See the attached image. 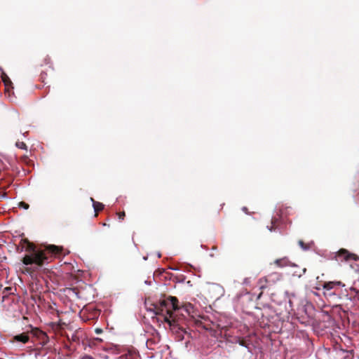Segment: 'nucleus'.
<instances>
[{
    "label": "nucleus",
    "instance_id": "f257e3e1",
    "mask_svg": "<svg viewBox=\"0 0 359 359\" xmlns=\"http://www.w3.org/2000/svg\"><path fill=\"white\" fill-rule=\"evenodd\" d=\"M177 303V297H169L152 304V308L150 310L156 315L161 316L163 320L168 323L170 327L184 330V319L179 317L178 313H176Z\"/></svg>",
    "mask_w": 359,
    "mask_h": 359
},
{
    "label": "nucleus",
    "instance_id": "f03ea898",
    "mask_svg": "<svg viewBox=\"0 0 359 359\" xmlns=\"http://www.w3.org/2000/svg\"><path fill=\"white\" fill-rule=\"evenodd\" d=\"M20 245L23 248L25 245L26 251L32 253L30 255H25L22 259V263L25 265L36 264L42 266L45 262L48 261L49 256H57L61 254L62 248L56 245H48L44 250H35V245L29 241L27 238H22L20 241Z\"/></svg>",
    "mask_w": 359,
    "mask_h": 359
},
{
    "label": "nucleus",
    "instance_id": "7ed1b4c3",
    "mask_svg": "<svg viewBox=\"0 0 359 359\" xmlns=\"http://www.w3.org/2000/svg\"><path fill=\"white\" fill-rule=\"evenodd\" d=\"M34 338L37 339L39 341V344L42 346H45L48 342V337L46 333L36 327H32L30 330H28L26 332L15 335L13 338V341L26 344L30 339H32V341L34 343Z\"/></svg>",
    "mask_w": 359,
    "mask_h": 359
},
{
    "label": "nucleus",
    "instance_id": "20e7f679",
    "mask_svg": "<svg viewBox=\"0 0 359 359\" xmlns=\"http://www.w3.org/2000/svg\"><path fill=\"white\" fill-rule=\"evenodd\" d=\"M65 336L73 346V348L75 349L76 345L80 344L81 339L84 336V332L81 329H78L70 333L67 332Z\"/></svg>",
    "mask_w": 359,
    "mask_h": 359
},
{
    "label": "nucleus",
    "instance_id": "39448f33",
    "mask_svg": "<svg viewBox=\"0 0 359 359\" xmlns=\"http://www.w3.org/2000/svg\"><path fill=\"white\" fill-rule=\"evenodd\" d=\"M337 257L339 258H341V260H349V259H358V256L354 254L350 253L346 249H341L337 252Z\"/></svg>",
    "mask_w": 359,
    "mask_h": 359
},
{
    "label": "nucleus",
    "instance_id": "423d86ee",
    "mask_svg": "<svg viewBox=\"0 0 359 359\" xmlns=\"http://www.w3.org/2000/svg\"><path fill=\"white\" fill-rule=\"evenodd\" d=\"M282 278V275L280 273L274 272L271 273L264 278H262L259 280L260 282L264 280L266 283H274L276 281L280 280Z\"/></svg>",
    "mask_w": 359,
    "mask_h": 359
},
{
    "label": "nucleus",
    "instance_id": "0eeeda50",
    "mask_svg": "<svg viewBox=\"0 0 359 359\" xmlns=\"http://www.w3.org/2000/svg\"><path fill=\"white\" fill-rule=\"evenodd\" d=\"M344 284L341 281H328L322 283V287L325 290H331L337 287H344Z\"/></svg>",
    "mask_w": 359,
    "mask_h": 359
},
{
    "label": "nucleus",
    "instance_id": "6e6552de",
    "mask_svg": "<svg viewBox=\"0 0 359 359\" xmlns=\"http://www.w3.org/2000/svg\"><path fill=\"white\" fill-rule=\"evenodd\" d=\"M181 311L182 316H184L183 312L186 313L187 315L190 316L192 313H194V306L190 303H186L182 305L180 307L177 306V311Z\"/></svg>",
    "mask_w": 359,
    "mask_h": 359
},
{
    "label": "nucleus",
    "instance_id": "1a4fd4ad",
    "mask_svg": "<svg viewBox=\"0 0 359 359\" xmlns=\"http://www.w3.org/2000/svg\"><path fill=\"white\" fill-rule=\"evenodd\" d=\"M93 202V208L95 212V216L97 215V212L101 211L104 208V205L102 203L95 201L93 198H90Z\"/></svg>",
    "mask_w": 359,
    "mask_h": 359
},
{
    "label": "nucleus",
    "instance_id": "9d476101",
    "mask_svg": "<svg viewBox=\"0 0 359 359\" xmlns=\"http://www.w3.org/2000/svg\"><path fill=\"white\" fill-rule=\"evenodd\" d=\"M275 264L280 267L285 266L288 264V260L286 258L278 259L275 261Z\"/></svg>",
    "mask_w": 359,
    "mask_h": 359
},
{
    "label": "nucleus",
    "instance_id": "9b49d317",
    "mask_svg": "<svg viewBox=\"0 0 359 359\" xmlns=\"http://www.w3.org/2000/svg\"><path fill=\"white\" fill-rule=\"evenodd\" d=\"M237 342L239 344V345L247 348L249 351H251L250 346V343L248 342L247 340H245L244 339L238 338L237 340Z\"/></svg>",
    "mask_w": 359,
    "mask_h": 359
},
{
    "label": "nucleus",
    "instance_id": "f8f14e48",
    "mask_svg": "<svg viewBox=\"0 0 359 359\" xmlns=\"http://www.w3.org/2000/svg\"><path fill=\"white\" fill-rule=\"evenodd\" d=\"M2 79H3V81L4 83L6 89L8 91L9 90V86L12 85L11 81L10 80V79L6 75L3 76Z\"/></svg>",
    "mask_w": 359,
    "mask_h": 359
},
{
    "label": "nucleus",
    "instance_id": "ddd939ff",
    "mask_svg": "<svg viewBox=\"0 0 359 359\" xmlns=\"http://www.w3.org/2000/svg\"><path fill=\"white\" fill-rule=\"evenodd\" d=\"M2 79H3V81L4 83L6 89L8 91L9 90V86L12 85L11 81L10 80V79L6 75L3 76Z\"/></svg>",
    "mask_w": 359,
    "mask_h": 359
},
{
    "label": "nucleus",
    "instance_id": "4468645a",
    "mask_svg": "<svg viewBox=\"0 0 359 359\" xmlns=\"http://www.w3.org/2000/svg\"><path fill=\"white\" fill-rule=\"evenodd\" d=\"M2 79H3V81L4 83L6 89L8 91L9 90V86L12 85L11 81L10 80V79L6 75L3 76Z\"/></svg>",
    "mask_w": 359,
    "mask_h": 359
},
{
    "label": "nucleus",
    "instance_id": "2eb2a0df",
    "mask_svg": "<svg viewBox=\"0 0 359 359\" xmlns=\"http://www.w3.org/2000/svg\"><path fill=\"white\" fill-rule=\"evenodd\" d=\"M299 246L304 250H309L310 248V245L309 243H305L303 241L299 240L298 242Z\"/></svg>",
    "mask_w": 359,
    "mask_h": 359
},
{
    "label": "nucleus",
    "instance_id": "dca6fc26",
    "mask_svg": "<svg viewBox=\"0 0 359 359\" xmlns=\"http://www.w3.org/2000/svg\"><path fill=\"white\" fill-rule=\"evenodd\" d=\"M15 145L19 149H25V150L27 149V147L26 144L23 142H17Z\"/></svg>",
    "mask_w": 359,
    "mask_h": 359
},
{
    "label": "nucleus",
    "instance_id": "f3484780",
    "mask_svg": "<svg viewBox=\"0 0 359 359\" xmlns=\"http://www.w3.org/2000/svg\"><path fill=\"white\" fill-rule=\"evenodd\" d=\"M277 222H278V219H276V218H273L271 219V226L270 227H269V229L270 231H272L276 229V224Z\"/></svg>",
    "mask_w": 359,
    "mask_h": 359
},
{
    "label": "nucleus",
    "instance_id": "a211bd4d",
    "mask_svg": "<svg viewBox=\"0 0 359 359\" xmlns=\"http://www.w3.org/2000/svg\"><path fill=\"white\" fill-rule=\"evenodd\" d=\"M18 205H19L20 208H24L25 210H27L29 208V204L25 203V202H24V201L20 202Z\"/></svg>",
    "mask_w": 359,
    "mask_h": 359
},
{
    "label": "nucleus",
    "instance_id": "6ab92c4d",
    "mask_svg": "<svg viewBox=\"0 0 359 359\" xmlns=\"http://www.w3.org/2000/svg\"><path fill=\"white\" fill-rule=\"evenodd\" d=\"M117 215L118 217V219L121 221V220L124 219V217L126 216V213H125L124 211H123V212H118Z\"/></svg>",
    "mask_w": 359,
    "mask_h": 359
},
{
    "label": "nucleus",
    "instance_id": "aec40b11",
    "mask_svg": "<svg viewBox=\"0 0 359 359\" xmlns=\"http://www.w3.org/2000/svg\"><path fill=\"white\" fill-rule=\"evenodd\" d=\"M34 351H35V352H36V353H35V356H36V358H38V356L41 355V351L40 349H34Z\"/></svg>",
    "mask_w": 359,
    "mask_h": 359
},
{
    "label": "nucleus",
    "instance_id": "412c9836",
    "mask_svg": "<svg viewBox=\"0 0 359 359\" xmlns=\"http://www.w3.org/2000/svg\"><path fill=\"white\" fill-rule=\"evenodd\" d=\"M95 332L96 334H100L102 333V330L101 328H96L95 330Z\"/></svg>",
    "mask_w": 359,
    "mask_h": 359
},
{
    "label": "nucleus",
    "instance_id": "4be33fe9",
    "mask_svg": "<svg viewBox=\"0 0 359 359\" xmlns=\"http://www.w3.org/2000/svg\"><path fill=\"white\" fill-rule=\"evenodd\" d=\"M22 158V161L23 162H25V163H27V161H28V158H27V156H22V158Z\"/></svg>",
    "mask_w": 359,
    "mask_h": 359
},
{
    "label": "nucleus",
    "instance_id": "5701e85b",
    "mask_svg": "<svg viewBox=\"0 0 359 359\" xmlns=\"http://www.w3.org/2000/svg\"><path fill=\"white\" fill-rule=\"evenodd\" d=\"M242 210H243V212H245V213L248 214V208L243 207Z\"/></svg>",
    "mask_w": 359,
    "mask_h": 359
},
{
    "label": "nucleus",
    "instance_id": "b1692460",
    "mask_svg": "<svg viewBox=\"0 0 359 359\" xmlns=\"http://www.w3.org/2000/svg\"><path fill=\"white\" fill-rule=\"evenodd\" d=\"M135 353H130V354H129V357H130V358H133V356H135Z\"/></svg>",
    "mask_w": 359,
    "mask_h": 359
},
{
    "label": "nucleus",
    "instance_id": "393cba45",
    "mask_svg": "<svg viewBox=\"0 0 359 359\" xmlns=\"http://www.w3.org/2000/svg\"><path fill=\"white\" fill-rule=\"evenodd\" d=\"M203 327L205 329V330H209V329H211V327H209L208 325H204Z\"/></svg>",
    "mask_w": 359,
    "mask_h": 359
},
{
    "label": "nucleus",
    "instance_id": "a878e982",
    "mask_svg": "<svg viewBox=\"0 0 359 359\" xmlns=\"http://www.w3.org/2000/svg\"><path fill=\"white\" fill-rule=\"evenodd\" d=\"M95 339L96 341H100V342L102 341V339H100V338H95Z\"/></svg>",
    "mask_w": 359,
    "mask_h": 359
},
{
    "label": "nucleus",
    "instance_id": "bb28decb",
    "mask_svg": "<svg viewBox=\"0 0 359 359\" xmlns=\"http://www.w3.org/2000/svg\"><path fill=\"white\" fill-rule=\"evenodd\" d=\"M43 74H44L43 73H41V79H43V82H44V81H43Z\"/></svg>",
    "mask_w": 359,
    "mask_h": 359
},
{
    "label": "nucleus",
    "instance_id": "cd10ccee",
    "mask_svg": "<svg viewBox=\"0 0 359 359\" xmlns=\"http://www.w3.org/2000/svg\"><path fill=\"white\" fill-rule=\"evenodd\" d=\"M6 192H4V193L2 194V197H5V196H6Z\"/></svg>",
    "mask_w": 359,
    "mask_h": 359
},
{
    "label": "nucleus",
    "instance_id": "c85d7f7f",
    "mask_svg": "<svg viewBox=\"0 0 359 359\" xmlns=\"http://www.w3.org/2000/svg\"><path fill=\"white\" fill-rule=\"evenodd\" d=\"M98 314H99L98 311H95L94 316H97Z\"/></svg>",
    "mask_w": 359,
    "mask_h": 359
}]
</instances>
